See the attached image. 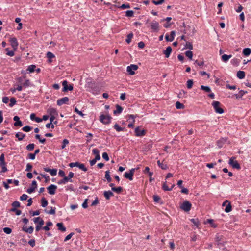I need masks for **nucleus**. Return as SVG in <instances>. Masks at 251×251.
Here are the masks:
<instances>
[{
  "mask_svg": "<svg viewBox=\"0 0 251 251\" xmlns=\"http://www.w3.org/2000/svg\"><path fill=\"white\" fill-rule=\"evenodd\" d=\"M135 135L138 137H142L144 136L146 133V130L144 129L141 130L140 127H137L135 129Z\"/></svg>",
  "mask_w": 251,
  "mask_h": 251,
  "instance_id": "9b49d317",
  "label": "nucleus"
},
{
  "mask_svg": "<svg viewBox=\"0 0 251 251\" xmlns=\"http://www.w3.org/2000/svg\"><path fill=\"white\" fill-rule=\"evenodd\" d=\"M46 225H47L46 226L43 227V228L46 231H48L50 230L49 226H52V222L50 221V222H47Z\"/></svg>",
  "mask_w": 251,
  "mask_h": 251,
  "instance_id": "37998d69",
  "label": "nucleus"
},
{
  "mask_svg": "<svg viewBox=\"0 0 251 251\" xmlns=\"http://www.w3.org/2000/svg\"><path fill=\"white\" fill-rule=\"evenodd\" d=\"M34 147H35V145L33 143H31V144H28L26 148V149L28 150V151H31L32 150H34Z\"/></svg>",
  "mask_w": 251,
  "mask_h": 251,
  "instance_id": "c03bdc74",
  "label": "nucleus"
},
{
  "mask_svg": "<svg viewBox=\"0 0 251 251\" xmlns=\"http://www.w3.org/2000/svg\"><path fill=\"white\" fill-rule=\"evenodd\" d=\"M3 230V231L7 234H10L12 232L11 229L9 227H4Z\"/></svg>",
  "mask_w": 251,
  "mask_h": 251,
  "instance_id": "052dcab7",
  "label": "nucleus"
},
{
  "mask_svg": "<svg viewBox=\"0 0 251 251\" xmlns=\"http://www.w3.org/2000/svg\"><path fill=\"white\" fill-rule=\"evenodd\" d=\"M14 125L15 126L21 127L22 126V123L20 120H19L17 122H15L14 124Z\"/></svg>",
  "mask_w": 251,
  "mask_h": 251,
  "instance_id": "774afa93",
  "label": "nucleus"
},
{
  "mask_svg": "<svg viewBox=\"0 0 251 251\" xmlns=\"http://www.w3.org/2000/svg\"><path fill=\"white\" fill-rule=\"evenodd\" d=\"M212 105L213 106L215 111L217 113L222 114L224 113V110L220 107V103L217 101H213Z\"/></svg>",
  "mask_w": 251,
  "mask_h": 251,
  "instance_id": "f03ea898",
  "label": "nucleus"
},
{
  "mask_svg": "<svg viewBox=\"0 0 251 251\" xmlns=\"http://www.w3.org/2000/svg\"><path fill=\"white\" fill-rule=\"evenodd\" d=\"M0 166L2 168L1 172H5L7 171V169L6 167V164L5 162H2L0 163Z\"/></svg>",
  "mask_w": 251,
  "mask_h": 251,
  "instance_id": "c9c22d12",
  "label": "nucleus"
},
{
  "mask_svg": "<svg viewBox=\"0 0 251 251\" xmlns=\"http://www.w3.org/2000/svg\"><path fill=\"white\" fill-rule=\"evenodd\" d=\"M185 47L186 49H188L189 50H192L193 49L192 43L190 42H186Z\"/></svg>",
  "mask_w": 251,
  "mask_h": 251,
  "instance_id": "3c124183",
  "label": "nucleus"
},
{
  "mask_svg": "<svg viewBox=\"0 0 251 251\" xmlns=\"http://www.w3.org/2000/svg\"><path fill=\"white\" fill-rule=\"evenodd\" d=\"M138 66L137 65L132 64L127 67V72L129 73V74L133 75L135 74L134 71L138 69Z\"/></svg>",
  "mask_w": 251,
  "mask_h": 251,
  "instance_id": "6e6552de",
  "label": "nucleus"
},
{
  "mask_svg": "<svg viewBox=\"0 0 251 251\" xmlns=\"http://www.w3.org/2000/svg\"><path fill=\"white\" fill-rule=\"evenodd\" d=\"M116 110L113 111L114 114H119L122 113L123 111V108L118 104L116 105Z\"/></svg>",
  "mask_w": 251,
  "mask_h": 251,
  "instance_id": "4be33fe9",
  "label": "nucleus"
},
{
  "mask_svg": "<svg viewBox=\"0 0 251 251\" xmlns=\"http://www.w3.org/2000/svg\"><path fill=\"white\" fill-rule=\"evenodd\" d=\"M69 101V98L67 97H63L61 99H58L57 101V104L59 106H61L64 104L66 103Z\"/></svg>",
  "mask_w": 251,
  "mask_h": 251,
  "instance_id": "4468645a",
  "label": "nucleus"
},
{
  "mask_svg": "<svg viewBox=\"0 0 251 251\" xmlns=\"http://www.w3.org/2000/svg\"><path fill=\"white\" fill-rule=\"evenodd\" d=\"M192 204L188 201H185L180 206V208L185 212H189L191 208Z\"/></svg>",
  "mask_w": 251,
  "mask_h": 251,
  "instance_id": "7ed1b4c3",
  "label": "nucleus"
},
{
  "mask_svg": "<svg viewBox=\"0 0 251 251\" xmlns=\"http://www.w3.org/2000/svg\"><path fill=\"white\" fill-rule=\"evenodd\" d=\"M201 89L206 92H211V89L209 87L206 86L201 85Z\"/></svg>",
  "mask_w": 251,
  "mask_h": 251,
  "instance_id": "a19ab883",
  "label": "nucleus"
},
{
  "mask_svg": "<svg viewBox=\"0 0 251 251\" xmlns=\"http://www.w3.org/2000/svg\"><path fill=\"white\" fill-rule=\"evenodd\" d=\"M32 127L29 126H25L22 128V130L26 132H29L30 130H32Z\"/></svg>",
  "mask_w": 251,
  "mask_h": 251,
  "instance_id": "a18cd8bd",
  "label": "nucleus"
},
{
  "mask_svg": "<svg viewBox=\"0 0 251 251\" xmlns=\"http://www.w3.org/2000/svg\"><path fill=\"white\" fill-rule=\"evenodd\" d=\"M41 203L42 206L43 207H45L48 205V201L45 198H42L41 199Z\"/></svg>",
  "mask_w": 251,
  "mask_h": 251,
  "instance_id": "e433bc0d",
  "label": "nucleus"
},
{
  "mask_svg": "<svg viewBox=\"0 0 251 251\" xmlns=\"http://www.w3.org/2000/svg\"><path fill=\"white\" fill-rule=\"evenodd\" d=\"M102 158L106 161H108L109 158L108 155L106 152H103L102 155Z\"/></svg>",
  "mask_w": 251,
  "mask_h": 251,
  "instance_id": "338daca9",
  "label": "nucleus"
},
{
  "mask_svg": "<svg viewBox=\"0 0 251 251\" xmlns=\"http://www.w3.org/2000/svg\"><path fill=\"white\" fill-rule=\"evenodd\" d=\"M237 76L239 79H243L245 77V73L242 71H239L237 72Z\"/></svg>",
  "mask_w": 251,
  "mask_h": 251,
  "instance_id": "cd10ccee",
  "label": "nucleus"
},
{
  "mask_svg": "<svg viewBox=\"0 0 251 251\" xmlns=\"http://www.w3.org/2000/svg\"><path fill=\"white\" fill-rule=\"evenodd\" d=\"M47 57L49 59H51L55 57L54 55L51 52H48L47 53Z\"/></svg>",
  "mask_w": 251,
  "mask_h": 251,
  "instance_id": "0e129e2a",
  "label": "nucleus"
},
{
  "mask_svg": "<svg viewBox=\"0 0 251 251\" xmlns=\"http://www.w3.org/2000/svg\"><path fill=\"white\" fill-rule=\"evenodd\" d=\"M151 28L154 32H157L159 30V25L156 21H153L150 23Z\"/></svg>",
  "mask_w": 251,
  "mask_h": 251,
  "instance_id": "1a4fd4ad",
  "label": "nucleus"
},
{
  "mask_svg": "<svg viewBox=\"0 0 251 251\" xmlns=\"http://www.w3.org/2000/svg\"><path fill=\"white\" fill-rule=\"evenodd\" d=\"M157 164L163 170H166L167 169V166L166 164H163L162 163H161L159 160L157 161Z\"/></svg>",
  "mask_w": 251,
  "mask_h": 251,
  "instance_id": "4c0bfd02",
  "label": "nucleus"
},
{
  "mask_svg": "<svg viewBox=\"0 0 251 251\" xmlns=\"http://www.w3.org/2000/svg\"><path fill=\"white\" fill-rule=\"evenodd\" d=\"M232 57V55L224 54L221 56L222 60L224 62H226Z\"/></svg>",
  "mask_w": 251,
  "mask_h": 251,
  "instance_id": "5701e85b",
  "label": "nucleus"
},
{
  "mask_svg": "<svg viewBox=\"0 0 251 251\" xmlns=\"http://www.w3.org/2000/svg\"><path fill=\"white\" fill-rule=\"evenodd\" d=\"M55 207H51L50 211H47L46 210L45 212L48 214L54 215L55 213Z\"/></svg>",
  "mask_w": 251,
  "mask_h": 251,
  "instance_id": "864d4df0",
  "label": "nucleus"
},
{
  "mask_svg": "<svg viewBox=\"0 0 251 251\" xmlns=\"http://www.w3.org/2000/svg\"><path fill=\"white\" fill-rule=\"evenodd\" d=\"M12 206L13 207V208H17L19 207L20 206V204L19 201H15L12 203Z\"/></svg>",
  "mask_w": 251,
  "mask_h": 251,
  "instance_id": "13d9d810",
  "label": "nucleus"
},
{
  "mask_svg": "<svg viewBox=\"0 0 251 251\" xmlns=\"http://www.w3.org/2000/svg\"><path fill=\"white\" fill-rule=\"evenodd\" d=\"M35 68H36L35 65H31L28 67L27 70L29 71V72H31V73L33 72L34 71Z\"/></svg>",
  "mask_w": 251,
  "mask_h": 251,
  "instance_id": "bf43d9fd",
  "label": "nucleus"
},
{
  "mask_svg": "<svg viewBox=\"0 0 251 251\" xmlns=\"http://www.w3.org/2000/svg\"><path fill=\"white\" fill-rule=\"evenodd\" d=\"M74 234V233L73 232H71V233H70L69 234H68L64 239V241L66 242L68 240H69V239H70L71 238V237H72V236Z\"/></svg>",
  "mask_w": 251,
  "mask_h": 251,
  "instance_id": "69168bd1",
  "label": "nucleus"
},
{
  "mask_svg": "<svg viewBox=\"0 0 251 251\" xmlns=\"http://www.w3.org/2000/svg\"><path fill=\"white\" fill-rule=\"evenodd\" d=\"M122 187L119 186L118 187H112V190L118 194L120 193L122 191Z\"/></svg>",
  "mask_w": 251,
  "mask_h": 251,
  "instance_id": "f704fd0d",
  "label": "nucleus"
},
{
  "mask_svg": "<svg viewBox=\"0 0 251 251\" xmlns=\"http://www.w3.org/2000/svg\"><path fill=\"white\" fill-rule=\"evenodd\" d=\"M118 8L122 9H124L126 8H129L130 7V4L129 3L127 4H123L120 6H117Z\"/></svg>",
  "mask_w": 251,
  "mask_h": 251,
  "instance_id": "79ce46f5",
  "label": "nucleus"
},
{
  "mask_svg": "<svg viewBox=\"0 0 251 251\" xmlns=\"http://www.w3.org/2000/svg\"><path fill=\"white\" fill-rule=\"evenodd\" d=\"M191 221L197 226L198 227L200 223L197 219H191Z\"/></svg>",
  "mask_w": 251,
  "mask_h": 251,
  "instance_id": "5fc2aeb1",
  "label": "nucleus"
},
{
  "mask_svg": "<svg viewBox=\"0 0 251 251\" xmlns=\"http://www.w3.org/2000/svg\"><path fill=\"white\" fill-rule=\"evenodd\" d=\"M241 62V60L239 58H234L233 59H232L231 61V63L233 65V66H238L239 63H240Z\"/></svg>",
  "mask_w": 251,
  "mask_h": 251,
  "instance_id": "b1692460",
  "label": "nucleus"
},
{
  "mask_svg": "<svg viewBox=\"0 0 251 251\" xmlns=\"http://www.w3.org/2000/svg\"><path fill=\"white\" fill-rule=\"evenodd\" d=\"M56 226L58 227V230L62 231L65 232L66 230V228L65 227L63 226V223H58L56 224Z\"/></svg>",
  "mask_w": 251,
  "mask_h": 251,
  "instance_id": "a878e982",
  "label": "nucleus"
},
{
  "mask_svg": "<svg viewBox=\"0 0 251 251\" xmlns=\"http://www.w3.org/2000/svg\"><path fill=\"white\" fill-rule=\"evenodd\" d=\"M93 153L96 155L95 158H94L96 161L99 160L100 159V151L98 149L95 148L92 150Z\"/></svg>",
  "mask_w": 251,
  "mask_h": 251,
  "instance_id": "6ab92c4d",
  "label": "nucleus"
},
{
  "mask_svg": "<svg viewBox=\"0 0 251 251\" xmlns=\"http://www.w3.org/2000/svg\"><path fill=\"white\" fill-rule=\"evenodd\" d=\"M176 32L175 31H172L170 33L171 37H169L168 34L165 35V38L166 41L172 42L174 40Z\"/></svg>",
  "mask_w": 251,
  "mask_h": 251,
  "instance_id": "dca6fc26",
  "label": "nucleus"
},
{
  "mask_svg": "<svg viewBox=\"0 0 251 251\" xmlns=\"http://www.w3.org/2000/svg\"><path fill=\"white\" fill-rule=\"evenodd\" d=\"M69 166L71 168L77 167L84 172H86L87 171V169L86 167H85L84 164L83 163H80L78 162L71 163L69 164Z\"/></svg>",
  "mask_w": 251,
  "mask_h": 251,
  "instance_id": "20e7f679",
  "label": "nucleus"
},
{
  "mask_svg": "<svg viewBox=\"0 0 251 251\" xmlns=\"http://www.w3.org/2000/svg\"><path fill=\"white\" fill-rule=\"evenodd\" d=\"M15 136L19 141H21L25 136V135L22 132H18L16 134Z\"/></svg>",
  "mask_w": 251,
  "mask_h": 251,
  "instance_id": "c85d7f7f",
  "label": "nucleus"
},
{
  "mask_svg": "<svg viewBox=\"0 0 251 251\" xmlns=\"http://www.w3.org/2000/svg\"><path fill=\"white\" fill-rule=\"evenodd\" d=\"M129 117L132 118V119H133V122L130 124H129L128 125V126L129 128H133L134 127V124L135 122L134 116L133 115H130Z\"/></svg>",
  "mask_w": 251,
  "mask_h": 251,
  "instance_id": "49530a36",
  "label": "nucleus"
},
{
  "mask_svg": "<svg viewBox=\"0 0 251 251\" xmlns=\"http://www.w3.org/2000/svg\"><path fill=\"white\" fill-rule=\"evenodd\" d=\"M114 128L118 132L122 131L124 130V128L121 127L117 124L114 125Z\"/></svg>",
  "mask_w": 251,
  "mask_h": 251,
  "instance_id": "58836bf2",
  "label": "nucleus"
},
{
  "mask_svg": "<svg viewBox=\"0 0 251 251\" xmlns=\"http://www.w3.org/2000/svg\"><path fill=\"white\" fill-rule=\"evenodd\" d=\"M251 53V49L249 48H245L243 50V53L245 56H249Z\"/></svg>",
  "mask_w": 251,
  "mask_h": 251,
  "instance_id": "c756f323",
  "label": "nucleus"
},
{
  "mask_svg": "<svg viewBox=\"0 0 251 251\" xmlns=\"http://www.w3.org/2000/svg\"><path fill=\"white\" fill-rule=\"evenodd\" d=\"M235 157H232L229 160V164L232 166L233 168L237 169H240L241 167L240 164L238 163L237 160H235Z\"/></svg>",
  "mask_w": 251,
  "mask_h": 251,
  "instance_id": "39448f33",
  "label": "nucleus"
},
{
  "mask_svg": "<svg viewBox=\"0 0 251 251\" xmlns=\"http://www.w3.org/2000/svg\"><path fill=\"white\" fill-rule=\"evenodd\" d=\"M9 41L12 47L14 50H16L18 46L17 39L15 37L11 38L9 40Z\"/></svg>",
  "mask_w": 251,
  "mask_h": 251,
  "instance_id": "f8f14e48",
  "label": "nucleus"
},
{
  "mask_svg": "<svg viewBox=\"0 0 251 251\" xmlns=\"http://www.w3.org/2000/svg\"><path fill=\"white\" fill-rule=\"evenodd\" d=\"M105 178L106 179V180H107V181L108 182H110L111 181L112 179L110 177V171L109 170L106 171L105 172Z\"/></svg>",
  "mask_w": 251,
  "mask_h": 251,
  "instance_id": "72a5a7b5",
  "label": "nucleus"
},
{
  "mask_svg": "<svg viewBox=\"0 0 251 251\" xmlns=\"http://www.w3.org/2000/svg\"><path fill=\"white\" fill-rule=\"evenodd\" d=\"M37 182L35 180H33L32 182V186L27 190V192L29 194L33 193L37 188Z\"/></svg>",
  "mask_w": 251,
  "mask_h": 251,
  "instance_id": "2eb2a0df",
  "label": "nucleus"
},
{
  "mask_svg": "<svg viewBox=\"0 0 251 251\" xmlns=\"http://www.w3.org/2000/svg\"><path fill=\"white\" fill-rule=\"evenodd\" d=\"M103 195L106 200H109L110 197L113 196V193L110 191H104Z\"/></svg>",
  "mask_w": 251,
  "mask_h": 251,
  "instance_id": "bb28decb",
  "label": "nucleus"
},
{
  "mask_svg": "<svg viewBox=\"0 0 251 251\" xmlns=\"http://www.w3.org/2000/svg\"><path fill=\"white\" fill-rule=\"evenodd\" d=\"M133 36V34L132 32L129 33V34H128V35L127 36V38L126 39V42L128 44H129L131 42V39L132 38Z\"/></svg>",
  "mask_w": 251,
  "mask_h": 251,
  "instance_id": "ea45409f",
  "label": "nucleus"
},
{
  "mask_svg": "<svg viewBox=\"0 0 251 251\" xmlns=\"http://www.w3.org/2000/svg\"><path fill=\"white\" fill-rule=\"evenodd\" d=\"M62 85L63 86L62 91L66 92L68 90L71 91L73 89V86L72 85H68V82L66 80H64L62 82Z\"/></svg>",
  "mask_w": 251,
  "mask_h": 251,
  "instance_id": "9d476101",
  "label": "nucleus"
},
{
  "mask_svg": "<svg viewBox=\"0 0 251 251\" xmlns=\"http://www.w3.org/2000/svg\"><path fill=\"white\" fill-rule=\"evenodd\" d=\"M57 186L55 185H50L47 188L49 193L50 195H54L55 193V190L57 189Z\"/></svg>",
  "mask_w": 251,
  "mask_h": 251,
  "instance_id": "ddd939ff",
  "label": "nucleus"
},
{
  "mask_svg": "<svg viewBox=\"0 0 251 251\" xmlns=\"http://www.w3.org/2000/svg\"><path fill=\"white\" fill-rule=\"evenodd\" d=\"M193 85V81L192 79H189L187 82V87L188 89H191Z\"/></svg>",
  "mask_w": 251,
  "mask_h": 251,
  "instance_id": "603ef678",
  "label": "nucleus"
},
{
  "mask_svg": "<svg viewBox=\"0 0 251 251\" xmlns=\"http://www.w3.org/2000/svg\"><path fill=\"white\" fill-rule=\"evenodd\" d=\"M44 170L45 171L50 173L52 176H54L56 175L57 169H51L48 168H44Z\"/></svg>",
  "mask_w": 251,
  "mask_h": 251,
  "instance_id": "f3484780",
  "label": "nucleus"
},
{
  "mask_svg": "<svg viewBox=\"0 0 251 251\" xmlns=\"http://www.w3.org/2000/svg\"><path fill=\"white\" fill-rule=\"evenodd\" d=\"M246 93H247V91L241 90L239 91L238 94H235L234 96H235L236 98L238 99L241 98L244 96V95H245Z\"/></svg>",
  "mask_w": 251,
  "mask_h": 251,
  "instance_id": "393cba45",
  "label": "nucleus"
},
{
  "mask_svg": "<svg viewBox=\"0 0 251 251\" xmlns=\"http://www.w3.org/2000/svg\"><path fill=\"white\" fill-rule=\"evenodd\" d=\"M74 176V174L73 172H70L68 176H63V178L61 180H60L58 181L57 183L58 184H65L67 182H72L73 180L71 179L72 178H73Z\"/></svg>",
  "mask_w": 251,
  "mask_h": 251,
  "instance_id": "f257e3e1",
  "label": "nucleus"
},
{
  "mask_svg": "<svg viewBox=\"0 0 251 251\" xmlns=\"http://www.w3.org/2000/svg\"><path fill=\"white\" fill-rule=\"evenodd\" d=\"M136 169H137L136 168H132L130 170L129 172H126L124 174V177L130 180H132L133 179L134 172L135 171V170Z\"/></svg>",
  "mask_w": 251,
  "mask_h": 251,
  "instance_id": "0eeeda50",
  "label": "nucleus"
},
{
  "mask_svg": "<svg viewBox=\"0 0 251 251\" xmlns=\"http://www.w3.org/2000/svg\"><path fill=\"white\" fill-rule=\"evenodd\" d=\"M126 16L129 17H132L134 16V11L132 10H128L126 12Z\"/></svg>",
  "mask_w": 251,
  "mask_h": 251,
  "instance_id": "09e8293b",
  "label": "nucleus"
},
{
  "mask_svg": "<svg viewBox=\"0 0 251 251\" xmlns=\"http://www.w3.org/2000/svg\"><path fill=\"white\" fill-rule=\"evenodd\" d=\"M185 55L190 59H192L193 55L192 51H191L190 50L187 51L185 52Z\"/></svg>",
  "mask_w": 251,
  "mask_h": 251,
  "instance_id": "de8ad7c7",
  "label": "nucleus"
},
{
  "mask_svg": "<svg viewBox=\"0 0 251 251\" xmlns=\"http://www.w3.org/2000/svg\"><path fill=\"white\" fill-rule=\"evenodd\" d=\"M164 0H159L158 1H155L154 0H153L152 1V2L155 5H159L164 2Z\"/></svg>",
  "mask_w": 251,
  "mask_h": 251,
  "instance_id": "680f3d73",
  "label": "nucleus"
},
{
  "mask_svg": "<svg viewBox=\"0 0 251 251\" xmlns=\"http://www.w3.org/2000/svg\"><path fill=\"white\" fill-rule=\"evenodd\" d=\"M232 210V206L231 203L229 201L228 204L226 206V208L225 209V211L226 213L230 212Z\"/></svg>",
  "mask_w": 251,
  "mask_h": 251,
  "instance_id": "473e14b6",
  "label": "nucleus"
},
{
  "mask_svg": "<svg viewBox=\"0 0 251 251\" xmlns=\"http://www.w3.org/2000/svg\"><path fill=\"white\" fill-rule=\"evenodd\" d=\"M30 119L32 121H35L37 123H40L42 121V119L39 117H36V115L34 113H32L30 116Z\"/></svg>",
  "mask_w": 251,
  "mask_h": 251,
  "instance_id": "412c9836",
  "label": "nucleus"
},
{
  "mask_svg": "<svg viewBox=\"0 0 251 251\" xmlns=\"http://www.w3.org/2000/svg\"><path fill=\"white\" fill-rule=\"evenodd\" d=\"M5 50L7 51L6 53V54L7 55L10 56H13L14 55V52L13 51H12V50L9 51L8 48H6L5 49Z\"/></svg>",
  "mask_w": 251,
  "mask_h": 251,
  "instance_id": "e2e57ef3",
  "label": "nucleus"
},
{
  "mask_svg": "<svg viewBox=\"0 0 251 251\" xmlns=\"http://www.w3.org/2000/svg\"><path fill=\"white\" fill-rule=\"evenodd\" d=\"M111 119V117L110 116L102 114L100 116V120L103 124L106 125L110 123Z\"/></svg>",
  "mask_w": 251,
  "mask_h": 251,
  "instance_id": "423d86ee",
  "label": "nucleus"
},
{
  "mask_svg": "<svg viewBox=\"0 0 251 251\" xmlns=\"http://www.w3.org/2000/svg\"><path fill=\"white\" fill-rule=\"evenodd\" d=\"M47 112L50 115H53L57 116L58 115V113L56 110V109L52 107H50L47 110Z\"/></svg>",
  "mask_w": 251,
  "mask_h": 251,
  "instance_id": "a211bd4d",
  "label": "nucleus"
},
{
  "mask_svg": "<svg viewBox=\"0 0 251 251\" xmlns=\"http://www.w3.org/2000/svg\"><path fill=\"white\" fill-rule=\"evenodd\" d=\"M174 185H172L171 187V188H169L167 184H166V182H164L163 184V185H162V189L164 190V191H171L172 190L173 188L174 187Z\"/></svg>",
  "mask_w": 251,
  "mask_h": 251,
  "instance_id": "7c9ffc66",
  "label": "nucleus"
},
{
  "mask_svg": "<svg viewBox=\"0 0 251 251\" xmlns=\"http://www.w3.org/2000/svg\"><path fill=\"white\" fill-rule=\"evenodd\" d=\"M172 52V48L170 46L167 47L166 49L163 51V53L165 55V57L168 58Z\"/></svg>",
  "mask_w": 251,
  "mask_h": 251,
  "instance_id": "aec40b11",
  "label": "nucleus"
},
{
  "mask_svg": "<svg viewBox=\"0 0 251 251\" xmlns=\"http://www.w3.org/2000/svg\"><path fill=\"white\" fill-rule=\"evenodd\" d=\"M176 107L178 109H183L184 108L183 104L180 103L179 101H177L175 104Z\"/></svg>",
  "mask_w": 251,
  "mask_h": 251,
  "instance_id": "2f4dec72",
  "label": "nucleus"
},
{
  "mask_svg": "<svg viewBox=\"0 0 251 251\" xmlns=\"http://www.w3.org/2000/svg\"><path fill=\"white\" fill-rule=\"evenodd\" d=\"M10 211L15 212L17 215H20L21 214V211L16 208H12L10 209Z\"/></svg>",
  "mask_w": 251,
  "mask_h": 251,
  "instance_id": "6e6d98bb",
  "label": "nucleus"
},
{
  "mask_svg": "<svg viewBox=\"0 0 251 251\" xmlns=\"http://www.w3.org/2000/svg\"><path fill=\"white\" fill-rule=\"evenodd\" d=\"M10 103L9 104V106L10 107H12L14 105H15L16 103V100L14 98H11L10 100Z\"/></svg>",
  "mask_w": 251,
  "mask_h": 251,
  "instance_id": "8fccbe9b",
  "label": "nucleus"
},
{
  "mask_svg": "<svg viewBox=\"0 0 251 251\" xmlns=\"http://www.w3.org/2000/svg\"><path fill=\"white\" fill-rule=\"evenodd\" d=\"M69 144V141L67 139H64L62 142V145L61 146V149H63L65 148L66 146Z\"/></svg>",
  "mask_w": 251,
  "mask_h": 251,
  "instance_id": "4d7b16f0",
  "label": "nucleus"
}]
</instances>
